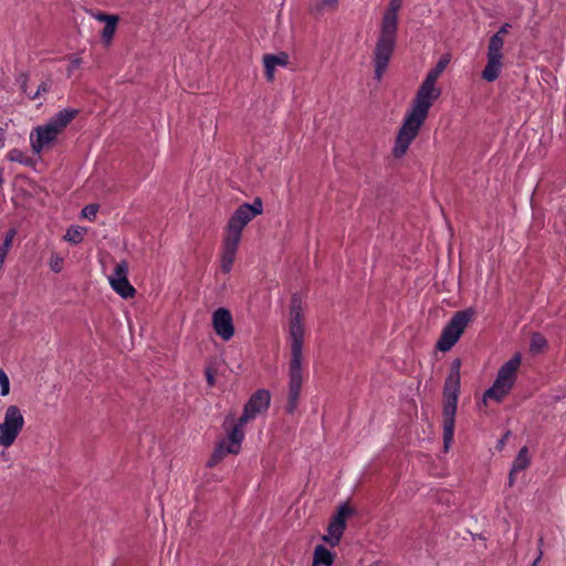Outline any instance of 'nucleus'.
<instances>
[{
  "mask_svg": "<svg viewBox=\"0 0 566 566\" xmlns=\"http://www.w3.org/2000/svg\"><path fill=\"white\" fill-rule=\"evenodd\" d=\"M289 334L291 340V359L289 365L290 382L286 411L293 413L297 408L303 384L302 360L304 325L302 317V300L297 294H294L291 298Z\"/></svg>",
  "mask_w": 566,
  "mask_h": 566,
  "instance_id": "nucleus-1",
  "label": "nucleus"
},
{
  "mask_svg": "<svg viewBox=\"0 0 566 566\" xmlns=\"http://www.w3.org/2000/svg\"><path fill=\"white\" fill-rule=\"evenodd\" d=\"M441 90L436 86V83L427 80L422 82L413 98L412 107L398 132L396 144L392 148L394 157L400 158L407 153L410 144L417 137L420 127L423 125L430 107L439 98Z\"/></svg>",
  "mask_w": 566,
  "mask_h": 566,
  "instance_id": "nucleus-2",
  "label": "nucleus"
},
{
  "mask_svg": "<svg viewBox=\"0 0 566 566\" xmlns=\"http://www.w3.org/2000/svg\"><path fill=\"white\" fill-rule=\"evenodd\" d=\"M460 359H454L443 386V442L448 450L453 441L455 413L460 392Z\"/></svg>",
  "mask_w": 566,
  "mask_h": 566,
  "instance_id": "nucleus-3",
  "label": "nucleus"
},
{
  "mask_svg": "<svg viewBox=\"0 0 566 566\" xmlns=\"http://www.w3.org/2000/svg\"><path fill=\"white\" fill-rule=\"evenodd\" d=\"M76 109L64 108L51 117L46 124L35 127L30 134L32 150L40 154L43 149L52 147L57 136L77 115Z\"/></svg>",
  "mask_w": 566,
  "mask_h": 566,
  "instance_id": "nucleus-4",
  "label": "nucleus"
},
{
  "mask_svg": "<svg viewBox=\"0 0 566 566\" xmlns=\"http://www.w3.org/2000/svg\"><path fill=\"white\" fill-rule=\"evenodd\" d=\"M522 356L516 353L509 361L501 366L497 371L496 379L491 388H489L483 395V401L493 399L500 402L512 389L516 374L521 366Z\"/></svg>",
  "mask_w": 566,
  "mask_h": 566,
  "instance_id": "nucleus-5",
  "label": "nucleus"
},
{
  "mask_svg": "<svg viewBox=\"0 0 566 566\" xmlns=\"http://www.w3.org/2000/svg\"><path fill=\"white\" fill-rule=\"evenodd\" d=\"M474 316L475 311L472 307L455 312L441 333L437 343L438 349L441 352L450 350Z\"/></svg>",
  "mask_w": 566,
  "mask_h": 566,
  "instance_id": "nucleus-6",
  "label": "nucleus"
},
{
  "mask_svg": "<svg viewBox=\"0 0 566 566\" xmlns=\"http://www.w3.org/2000/svg\"><path fill=\"white\" fill-rule=\"evenodd\" d=\"M397 30L380 28L374 51L375 77L379 81L386 71L396 45Z\"/></svg>",
  "mask_w": 566,
  "mask_h": 566,
  "instance_id": "nucleus-7",
  "label": "nucleus"
},
{
  "mask_svg": "<svg viewBox=\"0 0 566 566\" xmlns=\"http://www.w3.org/2000/svg\"><path fill=\"white\" fill-rule=\"evenodd\" d=\"M263 211L262 200L255 198L253 203L241 205L230 218L227 226V234L241 239L244 227Z\"/></svg>",
  "mask_w": 566,
  "mask_h": 566,
  "instance_id": "nucleus-8",
  "label": "nucleus"
},
{
  "mask_svg": "<svg viewBox=\"0 0 566 566\" xmlns=\"http://www.w3.org/2000/svg\"><path fill=\"white\" fill-rule=\"evenodd\" d=\"M354 514V509L348 504H343L338 507L337 512L334 514L331 523L327 527V535L323 537L325 542L329 545L335 546L338 544L340 537L346 527V521Z\"/></svg>",
  "mask_w": 566,
  "mask_h": 566,
  "instance_id": "nucleus-9",
  "label": "nucleus"
},
{
  "mask_svg": "<svg viewBox=\"0 0 566 566\" xmlns=\"http://www.w3.org/2000/svg\"><path fill=\"white\" fill-rule=\"evenodd\" d=\"M270 398L268 390H256L244 406L243 413L240 417V424H247L250 420L254 419L256 415L265 411L270 406Z\"/></svg>",
  "mask_w": 566,
  "mask_h": 566,
  "instance_id": "nucleus-10",
  "label": "nucleus"
},
{
  "mask_svg": "<svg viewBox=\"0 0 566 566\" xmlns=\"http://www.w3.org/2000/svg\"><path fill=\"white\" fill-rule=\"evenodd\" d=\"M128 263L122 261L116 264L114 273L109 276V284L113 290L124 298L133 297L136 293L135 287L127 279Z\"/></svg>",
  "mask_w": 566,
  "mask_h": 566,
  "instance_id": "nucleus-11",
  "label": "nucleus"
},
{
  "mask_svg": "<svg viewBox=\"0 0 566 566\" xmlns=\"http://www.w3.org/2000/svg\"><path fill=\"white\" fill-rule=\"evenodd\" d=\"M212 326L218 336L229 340L234 335L232 315L229 310L220 307L212 314Z\"/></svg>",
  "mask_w": 566,
  "mask_h": 566,
  "instance_id": "nucleus-12",
  "label": "nucleus"
},
{
  "mask_svg": "<svg viewBox=\"0 0 566 566\" xmlns=\"http://www.w3.org/2000/svg\"><path fill=\"white\" fill-rule=\"evenodd\" d=\"M2 424L17 437L19 436L24 426V417L19 407L12 405L7 408Z\"/></svg>",
  "mask_w": 566,
  "mask_h": 566,
  "instance_id": "nucleus-13",
  "label": "nucleus"
},
{
  "mask_svg": "<svg viewBox=\"0 0 566 566\" xmlns=\"http://www.w3.org/2000/svg\"><path fill=\"white\" fill-rule=\"evenodd\" d=\"M94 17L99 22H105V27L102 31V41L105 45L111 44L119 20L118 17L115 14H107L103 12H98L94 14Z\"/></svg>",
  "mask_w": 566,
  "mask_h": 566,
  "instance_id": "nucleus-14",
  "label": "nucleus"
},
{
  "mask_svg": "<svg viewBox=\"0 0 566 566\" xmlns=\"http://www.w3.org/2000/svg\"><path fill=\"white\" fill-rule=\"evenodd\" d=\"M289 63V55L285 52L279 54H265L263 64L265 76L269 81H273L276 66H285Z\"/></svg>",
  "mask_w": 566,
  "mask_h": 566,
  "instance_id": "nucleus-15",
  "label": "nucleus"
},
{
  "mask_svg": "<svg viewBox=\"0 0 566 566\" xmlns=\"http://www.w3.org/2000/svg\"><path fill=\"white\" fill-rule=\"evenodd\" d=\"M403 0H390L387 10L384 13L381 27L398 30V12L401 9Z\"/></svg>",
  "mask_w": 566,
  "mask_h": 566,
  "instance_id": "nucleus-16",
  "label": "nucleus"
},
{
  "mask_svg": "<svg viewBox=\"0 0 566 566\" xmlns=\"http://www.w3.org/2000/svg\"><path fill=\"white\" fill-rule=\"evenodd\" d=\"M502 67V59L488 56V63L482 72V78L488 82H494L500 76Z\"/></svg>",
  "mask_w": 566,
  "mask_h": 566,
  "instance_id": "nucleus-17",
  "label": "nucleus"
},
{
  "mask_svg": "<svg viewBox=\"0 0 566 566\" xmlns=\"http://www.w3.org/2000/svg\"><path fill=\"white\" fill-rule=\"evenodd\" d=\"M244 424H240V419L238 420V423L232 428V430L229 433L230 441L227 442L228 451L231 452V454H237L240 450V443L244 437L242 427Z\"/></svg>",
  "mask_w": 566,
  "mask_h": 566,
  "instance_id": "nucleus-18",
  "label": "nucleus"
},
{
  "mask_svg": "<svg viewBox=\"0 0 566 566\" xmlns=\"http://www.w3.org/2000/svg\"><path fill=\"white\" fill-rule=\"evenodd\" d=\"M240 240L241 239L232 237V235H229V234L226 233L224 239H223V243H222V255H221V258L234 261L235 253L238 251V247H239Z\"/></svg>",
  "mask_w": 566,
  "mask_h": 566,
  "instance_id": "nucleus-19",
  "label": "nucleus"
},
{
  "mask_svg": "<svg viewBox=\"0 0 566 566\" xmlns=\"http://www.w3.org/2000/svg\"><path fill=\"white\" fill-rule=\"evenodd\" d=\"M334 562L332 553L324 546L317 545L314 549L313 566L325 565L331 566Z\"/></svg>",
  "mask_w": 566,
  "mask_h": 566,
  "instance_id": "nucleus-20",
  "label": "nucleus"
},
{
  "mask_svg": "<svg viewBox=\"0 0 566 566\" xmlns=\"http://www.w3.org/2000/svg\"><path fill=\"white\" fill-rule=\"evenodd\" d=\"M503 45L504 39L493 34L489 41L488 56L503 59Z\"/></svg>",
  "mask_w": 566,
  "mask_h": 566,
  "instance_id": "nucleus-21",
  "label": "nucleus"
},
{
  "mask_svg": "<svg viewBox=\"0 0 566 566\" xmlns=\"http://www.w3.org/2000/svg\"><path fill=\"white\" fill-rule=\"evenodd\" d=\"M530 462L528 449L527 447H523L513 462V473L525 470L530 465Z\"/></svg>",
  "mask_w": 566,
  "mask_h": 566,
  "instance_id": "nucleus-22",
  "label": "nucleus"
},
{
  "mask_svg": "<svg viewBox=\"0 0 566 566\" xmlns=\"http://www.w3.org/2000/svg\"><path fill=\"white\" fill-rule=\"evenodd\" d=\"M449 62L450 60L448 56L441 57L436 66L429 71L424 80L437 83L439 76L443 73Z\"/></svg>",
  "mask_w": 566,
  "mask_h": 566,
  "instance_id": "nucleus-23",
  "label": "nucleus"
},
{
  "mask_svg": "<svg viewBox=\"0 0 566 566\" xmlns=\"http://www.w3.org/2000/svg\"><path fill=\"white\" fill-rule=\"evenodd\" d=\"M546 348H547L546 338L539 333H534L531 336L530 350L533 354H539V353H543Z\"/></svg>",
  "mask_w": 566,
  "mask_h": 566,
  "instance_id": "nucleus-24",
  "label": "nucleus"
},
{
  "mask_svg": "<svg viewBox=\"0 0 566 566\" xmlns=\"http://www.w3.org/2000/svg\"><path fill=\"white\" fill-rule=\"evenodd\" d=\"M18 437L12 432L10 431L9 429H6V427L0 423V446L1 447H4V448H9L11 447L15 439Z\"/></svg>",
  "mask_w": 566,
  "mask_h": 566,
  "instance_id": "nucleus-25",
  "label": "nucleus"
},
{
  "mask_svg": "<svg viewBox=\"0 0 566 566\" xmlns=\"http://www.w3.org/2000/svg\"><path fill=\"white\" fill-rule=\"evenodd\" d=\"M64 239L74 244L80 243L83 240V229L80 227H71L67 229Z\"/></svg>",
  "mask_w": 566,
  "mask_h": 566,
  "instance_id": "nucleus-26",
  "label": "nucleus"
},
{
  "mask_svg": "<svg viewBox=\"0 0 566 566\" xmlns=\"http://www.w3.org/2000/svg\"><path fill=\"white\" fill-rule=\"evenodd\" d=\"M338 6V0H315L314 10L322 12L325 10H335Z\"/></svg>",
  "mask_w": 566,
  "mask_h": 566,
  "instance_id": "nucleus-27",
  "label": "nucleus"
},
{
  "mask_svg": "<svg viewBox=\"0 0 566 566\" xmlns=\"http://www.w3.org/2000/svg\"><path fill=\"white\" fill-rule=\"evenodd\" d=\"M51 86H52V80L49 77V78H46L45 81H43V82L39 85L38 90H36L34 93L29 94V97H30L31 99H36V98H38V97H40L42 94L48 93V92L51 90Z\"/></svg>",
  "mask_w": 566,
  "mask_h": 566,
  "instance_id": "nucleus-28",
  "label": "nucleus"
},
{
  "mask_svg": "<svg viewBox=\"0 0 566 566\" xmlns=\"http://www.w3.org/2000/svg\"><path fill=\"white\" fill-rule=\"evenodd\" d=\"M15 234H17V231L13 228L7 231L3 244H2V247H0V251H2L3 254H6V255L8 254Z\"/></svg>",
  "mask_w": 566,
  "mask_h": 566,
  "instance_id": "nucleus-29",
  "label": "nucleus"
},
{
  "mask_svg": "<svg viewBox=\"0 0 566 566\" xmlns=\"http://www.w3.org/2000/svg\"><path fill=\"white\" fill-rule=\"evenodd\" d=\"M0 390L2 396H7L10 392V380L8 375L0 368Z\"/></svg>",
  "mask_w": 566,
  "mask_h": 566,
  "instance_id": "nucleus-30",
  "label": "nucleus"
},
{
  "mask_svg": "<svg viewBox=\"0 0 566 566\" xmlns=\"http://www.w3.org/2000/svg\"><path fill=\"white\" fill-rule=\"evenodd\" d=\"M62 264H63V258H61L59 254H52L50 260V269L59 273L62 271Z\"/></svg>",
  "mask_w": 566,
  "mask_h": 566,
  "instance_id": "nucleus-31",
  "label": "nucleus"
},
{
  "mask_svg": "<svg viewBox=\"0 0 566 566\" xmlns=\"http://www.w3.org/2000/svg\"><path fill=\"white\" fill-rule=\"evenodd\" d=\"M231 452L228 451V446H227V442L222 441L221 443L218 444V447L216 448V450L213 451V455L217 458V460H219V462L227 455V454H230Z\"/></svg>",
  "mask_w": 566,
  "mask_h": 566,
  "instance_id": "nucleus-32",
  "label": "nucleus"
},
{
  "mask_svg": "<svg viewBox=\"0 0 566 566\" xmlns=\"http://www.w3.org/2000/svg\"><path fill=\"white\" fill-rule=\"evenodd\" d=\"M97 211H98L97 205H87L82 210V214L84 218H87L88 220H93V219H95Z\"/></svg>",
  "mask_w": 566,
  "mask_h": 566,
  "instance_id": "nucleus-33",
  "label": "nucleus"
},
{
  "mask_svg": "<svg viewBox=\"0 0 566 566\" xmlns=\"http://www.w3.org/2000/svg\"><path fill=\"white\" fill-rule=\"evenodd\" d=\"M8 158L11 161L24 163L25 156L21 150L14 148L8 153Z\"/></svg>",
  "mask_w": 566,
  "mask_h": 566,
  "instance_id": "nucleus-34",
  "label": "nucleus"
},
{
  "mask_svg": "<svg viewBox=\"0 0 566 566\" xmlns=\"http://www.w3.org/2000/svg\"><path fill=\"white\" fill-rule=\"evenodd\" d=\"M67 59L70 60V65L67 67V75L71 76L73 71L82 64V59H80L75 55H70Z\"/></svg>",
  "mask_w": 566,
  "mask_h": 566,
  "instance_id": "nucleus-35",
  "label": "nucleus"
},
{
  "mask_svg": "<svg viewBox=\"0 0 566 566\" xmlns=\"http://www.w3.org/2000/svg\"><path fill=\"white\" fill-rule=\"evenodd\" d=\"M206 379H207V382L210 387L214 386L216 384V370L212 368V367H207L206 368Z\"/></svg>",
  "mask_w": 566,
  "mask_h": 566,
  "instance_id": "nucleus-36",
  "label": "nucleus"
},
{
  "mask_svg": "<svg viewBox=\"0 0 566 566\" xmlns=\"http://www.w3.org/2000/svg\"><path fill=\"white\" fill-rule=\"evenodd\" d=\"M233 260H229V259H222L221 258V270L224 272V273H229L232 269V265H233Z\"/></svg>",
  "mask_w": 566,
  "mask_h": 566,
  "instance_id": "nucleus-37",
  "label": "nucleus"
},
{
  "mask_svg": "<svg viewBox=\"0 0 566 566\" xmlns=\"http://www.w3.org/2000/svg\"><path fill=\"white\" fill-rule=\"evenodd\" d=\"M511 25L509 23L503 24L499 31L494 35H500V38L504 39V35L509 32Z\"/></svg>",
  "mask_w": 566,
  "mask_h": 566,
  "instance_id": "nucleus-38",
  "label": "nucleus"
},
{
  "mask_svg": "<svg viewBox=\"0 0 566 566\" xmlns=\"http://www.w3.org/2000/svg\"><path fill=\"white\" fill-rule=\"evenodd\" d=\"M21 90L23 91L24 94H27L29 96V94H32L31 92L28 91V86H27V76L25 75H22V82H21Z\"/></svg>",
  "mask_w": 566,
  "mask_h": 566,
  "instance_id": "nucleus-39",
  "label": "nucleus"
},
{
  "mask_svg": "<svg viewBox=\"0 0 566 566\" xmlns=\"http://www.w3.org/2000/svg\"><path fill=\"white\" fill-rule=\"evenodd\" d=\"M218 463H219V460H217V458L212 454L211 458L208 461V465L209 467H214Z\"/></svg>",
  "mask_w": 566,
  "mask_h": 566,
  "instance_id": "nucleus-40",
  "label": "nucleus"
},
{
  "mask_svg": "<svg viewBox=\"0 0 566 566\" xmlns=\"http://www.w3.org/2000/svg\"><path fill=\"white\" fill-rule=\"evenodd\" d=\"M515 474H516V473H513V469H512V470H511V472H510V486H512V485H513V483H514V475H515Z\"/></svg>",
  "mask_w": 566,
  "mask_h": 566,
  "instance_id": "nucleus-41",
  "label": "nucleus"
},
{
  "mask_svg": "<svg viewBox=\"0 0 566 566\" xmlns=\"http://www.w3.org/2000/svg\"><path fill=\"white\" fill-rule=\"evenodd\" d=\"M3 181L4 180H3V177H2V169H0V186H2Z\"/></svg>",
  "mask_w": 566,
  "mask_h": 566,
  "instance_id": "nucleus-42",
  "label": "nucleus"
},
{
  "mask_svg": "<svg viewBox=\"0 0 566 566\" xmlns=\"http://www.w3.org/2000/svg\"><path fill=\"white\" fill-rule=\"evenodd\" d=\"M539 559H541V555L534 560L533 566H536Z\"/></svg>",
  "mask_w": 566,
  "mask_h": 566,
  "instance_id": "nucleus-43",
  "label": "nucleus"
}]
</instances>
